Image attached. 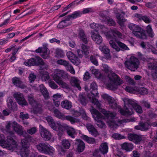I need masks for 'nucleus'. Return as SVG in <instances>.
<instances>
[{"instance_id":"1","label":"nucleus","mask_w":157,"mask_h":157,"mask_svg":"<svg viewBox=\"0 0 157 157\" xmlns=\"http://www.w3.org/2000/svg\"><path fill=\"white\" fill-rule=\"evenodd\" d=\"M6 132L8 133L6 142L5 140V137L3 134H0V145L3 148H6L9 150L13 151L16 148L17 145L14 139L15 137L14 133L10 131L11 127L14 131L18 135L23 136H27L28 135L25 133V136L23 135V128L20 125L14 121H7L6 125Z\"/></svg>"},{"instance_id":"2","label":"nucleus","mask_w":157,"mask_h":157,"mask_svg":"<svg viewBox=\"0 0 157 157\" xmlns=\"http://www.w3.org/2000/svg\"><path fill=\"white\" fill-rule=\"evenodd\" d=\"M93 118L97 121L98 126L101 128L105 127V124L101 121L105 120L110 127L113 128H116L117 126H120L122 121H119L117 123L115 122L114 119L116 115L115 113H112L110 111H107L105 109H101L100 111L104 115L105 118L102 117L100 113L93 107L90 110Z\"/></svg>"},{"instance_id":"3","label":"nucleus","mask_w":157,"mask_h":157,"mask_svg":"<svg viewBox=\"0 0 157 157\" xmlns=\"http://www.w3.org/2000/svg\"><path fill=\"white\" fill-rule=\"evenodd\" d=\"M104 70L109 73L108 82L106 85L108 89L111 90H115L118 86L123 83V81L118 76L112 71L111 69L106 64H102Z\"/></svg>"},{"instance_id":"4","label":"nucleus","mask_w":157,"mask_h":157,"mask_svg":"<svg viewBox=\"0 0 157 157\" xmlns=\"http://www.w3.org/2000/svg\"><path fill=\"white\" fill-rule=\"evenodd\" d=\"M124 103L125 110L121 109L120 113L122 115H131L133 113V111L132 107H133L138 113H141L143 112L140 106L137 104L132 100L125 98L123 100Z\"/></svg>"},{"instance_id":"5","label":"nucleus","mask_w":157,"mask_h":157,"mask_svg":"<svg viewBox=\"0 0 157 157\" xmlns=\"http://www.w3.org/2000/svg\"><path fill=\"white\" fill-rule=\"evenodd\" d=\"M64 74V72L63 70L56 69L54 71V73L52 75V76L54 80L61 87L67 89L68 88V85L63 82L60 78V77L63 75Z\"/></svg>"},{"instance_id":"6","label":"nucleus","mask_w":157,"mask_h":157,"mask_svg":"<svg viewBox=\"0 0 157 157\" xmlns=\"http://www.w3.org/2000/svg\"><path fill=\"white\" fill-rule=\"evenodd\" d=\"M128 27L132 30V33L137 37L142 39L147 38V36L144 31L137 25L130 23L128 25Z\"/></svg>"},{"instance_id":"7","label":"nucleus","mask_w":157,"mask_h":157,"mask_svg":"<svg viewBox=\"0 0 157 157\" xmlns=\"http://www.w3.org/2000/svg\"><path fill=\"white\" fill-rule=\"evenodd\" d=\"M22 147L20 149L19 152L22 157H30L31 155L33 157V155L35 154L29 152L28 148L29 144L26 140H22L21 141Z\"/></svg>"},{"instance_id":"8","label":"nucleus","mask_w":157,"mask_h":157,"mask_svg":"<svg viewBox=\"0 0 157 157\" xmlns=\"http://www.w3.org/2000/svg\"><path fill=\"white\" fill-rule=\"evenodd\" d=\"M46 120L51 128L54 130L58 132H63L66 126L65 124L61 125L59 122L55 123L54 120L50 116H48L46 117Z\"/></svg>"},{"instance_id":"9","label":"nucleus","mask_w":157,"mask_h":157,"mask_svg":"<svg viewBox=\"0 0 157 157\" xmlns=\"http://www.w3.org/2000/svg\"><path fill=\"white\" fill-rule=\"evenodd\" d=\"M124 64L128 69L132 71H134L138 68L139 63L137 58L133 56H132L130 60L125 62Z\"/></svg>"},{"instance_id":"10","label":"nucleus","mask_w":157,"mask_h":157,"mask_svg":"<svg viewBox=\"0 0 157 157\" xmlns=\"http://www.w3.org/2000/svg\"><path fill=\"white\" fill-rule=\"evenodd\" d=\"M148 68L152 70V75L153 78H157V60L150 58L146 59Z\"/></svg>"},{"instance_id":"11","label":"nucleus","mask_w":157,"mask_h":157,"mask_svg":"<svg viewBox=\"0 0 157 157\" xmlns=\"http://www.w3.org/2000/svg\"><path fill=\"white\" fill-rule=\"evenodd\" d=\"M54 112L57 117L63 120H67L70 121L72 124L75 123H79L81 122V121L79 119L74 118L70 116H62L60 113L57 109H55L54 110Z\"/></svg>"},{"instance_id":"12","label":"nucleus","mask_w":157,"mask_h":157,"mask_svg":"<svg viewBox=\"0 0 157 157\" xmlns=\"http://www.w3.org/2000/svg\"><path fill=\"white\" fill-rule=\"evenodd\" d=\"M105 31L104 34L108 39L112 38L113 39H116V38L118 37L120 39H124L123 35L118 30L116 29L111 30L106 33Z\"/></svg>"},{"instance_id":"13","label":"nucleus","mask_w":157,"mask_h":157,"mask_svg":"<svg viewBox=\"0 0 157 157\" xmlns=\"http://www.w3.org/2000/svg\"><path fill=\"white\" fill-rule=\"evenodd\" d=\"M24 64L27 66L43 65L45 66L43 60L40 57H37L36 59L31 58L24 62Z\"/></svg>"},{"instance_id":"14","label":"nucleus","mask_w":157,"mask_h":157,"mask_svg":"<svg viewBox=\"0 0 157 157\" xmlns=\"http://www.w3.org/2000/svg\"><path fill=\"white\" fill-rule=\"evenodd\" d=\"M36 53H40L41 56L44 59H48L49 57V51L46 45H43V47H39L35 50Z\"/></svg>"},{"instance_id":"15","label":"nucleus","mask_w":157,"mask_h":157,"mask_svg":"<svg viewBox=\"0 0 157 157\" xmlns=\"http://www.w3.org/2000/svg\"><path fill=\"white\" fill-rule=\"evenodd\" d=\"M28 101L31 105L35 106L33 111L34 113H37L38 112L40 111L41 106L37 104L36 102L33 99V95L30 94L28 96Z\"/></svg>"},{"instance_id":"16","label":"nucleus","mask_w":157,"mask_h":157,"mask_svg":"<svg viewBox=\"0 0 157 157\" xmlns=\"http://www.w3.org/2000/svg\"><path fill=\"white\" fill-rule=\"evenodd\" d=\"M39 128L41 136L44 140H50L52 137V135L50 132L40 125L39 126Z\"/></svg>"},{"instance_id":"17","label":"nucleus","mask_w":157,"mask_h":157,"mask_svg":"<svg viewBox=\"0 0 157 157\" xmlns=\"http://www.w3.org/2000/svg\"><path fill=\"white\" fill-rule=\"evenodd\" d=\"M13 96L20 105L23 106L27 105V103L24 98L22 94L20 92H16L13 94Z\"/></svg>"},{"instance_id":"18","label":"nucleus","mask_w":157,"mask_h":157,"mask_svg":"<svg viewBox=\"0 0 157 157\" xmlns=\"http://www.w3.org/2000/svg\"><path fill=\"white\" fill-rule=\"evenodd\" d=\"M90 26L91 29H94V30L92 31H97V32L99 31L101 32L102 33L104 34L105 32L107 31V28L102 25H100L99 24H96L94 22L90 24Z\"/></svg>"},{"instance_id":"19","label":"nucleus","mask_w":157,"mask_h":157,"mask_svg":"<svg viewBox=\"0 0 157 157\" xmlns=\"http://www.w3.org/2000/svg\"><path fill=\"white\" fill-rule=\"evenodd\" d=\"M66 55L68 58L73 63L76 65L79 64L80 63L79 59L76 57L71 52H68Z\"/></svg>"},{"instance_id":"20","label":"nucleus","mask_w":157,"mask_h":157,"mask_svg":"<svg viewBox=\"0 0 157 157\" xmlns=\"http://www.w3.org/2000/svg\"><path fill=\"white\" fill-rule=\"evenodd\" d=\"M101 96L103 98L108 101L109 105L112 108H117V105L113 99L106 94H103Z\"/></svg>"},{"instance_id":"21","label":"nucleus","mask_w":157,"mask_h":157,"mask_svg":"<svg viewBox=\"0 0 157 157\" xmlns=\"http://www.w3.org/2000/svg\"><path fill=\"white\" fill-rule=\"evenodd\" d=\"M91 37L93 40L95 41L96 43L100 44L102 41V37L97 31H91Z\"/></svg>"},{"instance_id":"22","label":"nucleus","mask_w":157,"mask_h":157,"mask_svg":"<svg viewBox=\"0 0 157 157\" xmlns=\"http://www.w3.org/2000/svg\"><path fill=\"white\" fill-rule=\"evenodd\" d=\"M91 37L93 40L95 41L96 43L100 44L102 41V37L97 31H91Z\"/></svg>"},{"instance_id":"23","label":"nucleus","mask_w":157,"mask_h":157,"mask_svg":"<svg viewBox=\"0 0 157 157\" xmlns=\"http://www.w3.org/2000/svg\"><path fill=\"white\" fill-rule=\"evenodd\" d=\"M81 47L82 50L80 51L79 50H78L77 51V54L79 57H81L82 55L84 53L86 56L88 55L89 53V51L90 50V48L89 47H87L85 45L82 44Z\"/></svg>"},{"instance_id":"24","label":"nucleus","mask_w":157,"mask_h":157,"mask_svg":"<svg viewBox=\"0 0 157 157\" xmlns=\"http://www.w3.org/2000/svg\"><path fill=\"white\" fill-rule=\"evenodd\" d=\"M65 124L66 125V126L63 131L65 130V128H66V127H68V128L67 130V133L68 135L71 137L72 138H74L75 136L76 135V132L75 130L73 128L71 127H68L66 124ZM63 132H58V135L59 136H61V135L62 134Z\"/></svg>"},{"instance_id":"25","label":"nucleus","mask_w":157,"mask_h":157,"mask_svg":"<svg viewBox=\"0 0 157 157\" xmlns=\"http://www.w3.org/2000/svg\"><path fill=\"white\" fill-rule=\"evenodd\" d=\"M95 94L96 95H95L94 94L91 92V97L90 96V94L88 95V97L92 103L94 104V105H96V106L100 108V103L95 98L96 96H97L98 93L97 92H96Z\"/></svg>"},{"instance_id":"26","label":"nucleus","mask_w":157,"mask_h":157,"mask_svg":"<svg viewBox=\"0 0 157 157\" xmlns=\"http://www.w3.org/2000/svg\"><path fill=\"white\" fill-rule=\"evenodd\" d=\"M99 49L103 53L106 55V58L107 59H110V50L109 48L105 44H102L99 47Z\"/></svg>"},{"instance_id":"27","label":"nucleus","mask_w":157,"mask_h":157,"mask_svg":"<svg viewBox=\"0 0 157 157\" xmlns=\"http://www.w3.org/2000/svg\"><path fill=\"white\" fill-rule=\"evenodd\" d=\"M76 142L75 144L77 145L76 149L79 152H81L83 151L85 147V144L84 142L80 139H76Z\"/></svg>"},{"instance_id":"28","label":"nucleus","mask_w":157,"mask_h":157,"mask_svg":"<svg viewBox=\"0 0 157 157\" xmlns=\"http://www.w3.org/2000/svg\"><path fill=\"white\" fill-rule=\"evenodd\" d=\"M128 138L130 140L133 141L136 144L139 143L141 140L140 136L135 134H128Z\"/></svg>"},{"instance_id":"29","label":"nucleus","mask_w":157,"mask_h":157,"mask_svg":"<svg viewBox=\"0 0 157 157\" xmlns=\"http://www.w3.org/2000/svg\"><path fill=\"white\" fill-rule=\"evenodd\" d=\"M78 37L80 39L81 43L83 42L85 44L87 43V38L83 30H80L79 31Z\"/></svg>"},{"instance_id":"30","label":"nucleus","mask_w":157,"mask_h":157,"mask_svg":"<svg viewBox=\"0 0 157 157\" xmlns=\"http://www.w3.org/2000/svg\"><path fill=\"white\" fill-rule=\"evenodd\" d=\"M12 82L14 85L21 88L24 89L26 87L25 85L21 82L19 78H14L13 79Z\"/></svg>"},{"instance_id":"31","label":"nucleus","mask_w":157,"mask_h":157,"mask_svg":"<svg viewBox=\"0 0 157 157\" xmlns=\"http://www.w3.org/2000/svg\"><path fill=\"white\" fill-rule=\"evenodd\" d=\"M150 126V125L148 123H140L138 125L135 126V128L136 129L144 131L147 130Z\"/></svg>"},{"instance_id":"32","label":"nucleus","mask_w":157,"mask_h":157,"mask_svg":"<svg viewBox=\"0 0 157 157\" xmlns=\"http://www.w3.org/2000/svg\"><path fill=\"white\" fill-rule=\"evenodd\" d=\"M55 152V150L54 147L48 144H47L44 151V154L52 155Z\"/></svg>"},{"instance_id":"33","label":"nucleus","mask_w":157,"mask_h":157,"mask_svg":"<svg viewBox=\"0 0 157 157\" xmlns=\"http://www.w3.org/2000/svg\"><path fill=\"white\" fill-rule=\"evenodd\" d=\"M86 127L90 133L92 135L96 136L98 135V132L92 125L88 124L86 125Z\"/></svg>"},{"instance_id":"34","label":"nucleus","mask_w":157,"mask_h":157,"mask_svg":"<svg viewBox=\"0 0 157 157\" xmlns=\"http://www.w3.org/2000/svg\"><path fill=\"white\" fill-rule=\"evenodd\" d=\"M118 41L116 39H113L109 41V44L111 47L116 51L119 52L120 50V48L118 46L117 44V42Z\"/></svg>"},{"instance_id":"35","label":"nucleus","mask_w":157,"mask_h":157,"mask_svg":"<svg viewBox=\"0 0 157 157\" xmlns=\"http://www.w3.org/2000/svg\"><path fill=\"white\" fill-rule=\"evenodd\" d=\"M61 99V96L59 94H56L53 95V100L55 105L58 107L60 105L59 101Z\"/></svg>"},{"instance_id":"36","label":"nucleus","mask_w":157,"mask_h":157,"mask_svg":"<svg viewBox=\"0 0 157 157\" xmlns=\"http://www.w3.org/2000/svg\"><path fill=\"white\" fill-rule=\"evenodd\" d=\"M71 82L72 86L77 87L79 90H81V87L79 85L80 82L77 78L72 77Z\"/></svg>"},{"instance_id":"37","label":"nucleus","mask_w":157,"mask_h":157,"mask_svg":"<svg viewBox=\"0 0 157 157\" xmlns=\"http://www.w3.org/2000/svg\"><path fill=\"white\" fill-rule=\"evenodd\" d=\"M40 90L42 94L45 99H47L49 97V94L48 91L44 85L40 84L39 86Z\"/></svg>"},{"instance_id":"38","label":"nucleus","mask_w":157,"mask_h":157,"mask_svg":"<svg viewBox=\"0 0 157 157\" xmlns=\"http://www.w3.org/2000/svg\"><path fill=\"white\" fill-rule=\"evenodd\" d=\"M7 106L11 110L14 111L17 108V105L15 103L13 104V99L10 97L7 98Z\"/></svg>"},{"instance_id":"39","label":"nucleus","mask_w":157,"mask_h":157,"mask_svg":"<svg viewBox=\"0 0 157 157\" xmlns=\"http://www.w3.org/2000/svg\"><path fill=\"white\" fill-rule=\"evenodd\" d=\"M99 150L103 154L107 153L108 151V147L107 143H102L100 146Z\"/></svg>"},{"instance_id":"40","label":"nucleus","mask_w":157,"mask_h":157,"mask_svg":"<svg viewBox=\"0 0 157 157\" xmlns=\"http://www.w3.org/2000/svg\"><path fill=\"white\" fill-rule=\"evenodd\" d=\"M124 89L126 91L130 93L134 94H137L139 91L138 88L136 86L131 87L130 86H127Z\"/></svg>"},{"instance_id":"41","label":"nucleus","mask_w":157,"mask_h":157,"mask_svg":"<svg viewBox=\"0 0 157 157\" xmlns=\"http://www.w3.org/2000/svg\"><path fill=\"white\" fill-rule=\"evenodd\" d=\"M61 105L63 108L67 109H70L72 107L71 102L67 100H65L62 101Z\"/></svg>"},{"instance_id":"42","label":"nucleus","mask_w":157,"mask_h":157,"mask_svg":"<svg viewBox=\"0 0 157 157\" xmlns=\"http://www.w3.org/2000/svg\"><path fill=\"white\" fill-rule=\"evenodd\" d=\"M74 115L76 117H78L79 116L81 115L83 119L88 120L89 119V118L86 116L84 111L83 110H81L80 113L77 111L75 112Z\"/></svg>"},{"instance_id":"43","label":"nucleus","mask_w":157,"mask_h":157,"mask_svg":"<svg viewBox=\"0 0 157 157\" xmlns=\"http://www.w3.org/2000/svg\"><path fill=\"white\" fill-rule=\"evenodd\" d=\"M122 148L127 151H132L133 148V145L130 143H124L122 145Z\"/></svg>"},{"instance_id":"44","label":"nucleus","mask_w":157,"mask_h":157,"mask_svg":"<svg viewBox=\"0 0 157 157\" xmlns=\"http://www.w3.org/2000/svg\"><path fill=\"white\" fill-rule=\"evenodd\" d=\"M47 144L45 143H40L36 145V147L40 152L44 153Z\"/></svg>"},{"instance_id":"45","label":"nucleus","mask_w":157,"mask_h":157,"mask_svg":"<svg viewBox=\"0 0 157 157\" xmlns=\"http://www.w3.org/2000/svg\"><path fill=\"white\" fill-rule=\"evenodd\" d=\"M82 139L87 143L93 144L95 142V140L94 138L92 137H90L85 135L82 136Z\"/></svg>"},{"instance_id":"46","label":"nucleus","mask_w":157,"mask_h":157,"mask_svg":"<svg viewBox=\"0 0 157 157\" xmlns=\"http://www.w3.org/2000/svg\"><path fill=\"white\" fill-rule=\"evenodd\" d=\"M62 145L63 148L65 149H67L70 147L71 143L69 140L64 139L62 140Z\"/></svg>"},{"instance_id":"47","label":"nucleus","mask_w":157,"mask_h":157,"mask_svg":"<svg viewBox=\"0 0 157 157\" xmlns=\"http://www.w3.org/2000/svg\"><path fill=\"white\" fill-rule=\"evenodd\" d=\"M41 78L42 80H48L49 78V74L47 72L42 71L40 72Z\"/></svg>"},{"instance_id":"48","label":"nucleus","mask_w":157,"mask_h":157,"mask_svg":"<svg viewBox=\"0 0 157 157\" xmlns=\"http://www.w3.org/2000/svg\"><path fill=\"white\" fill-rule=\"evenodd\" d=\"M117 42L118 46L123 50H129V48L125 44L120 41H117Z\"/></svg>"},{"instance_id":"49","label":"nucleus","mask_w":157,"mask_h":157,"mask_svg":"<svg viewBox=\"0 0 157 157\" xmlns=\"http://www.w3.org/2000/svg\"><path fill=\"white\" fill-rule=\"evenodd\" d=\"M105 18V20H104V21H106L107 24L110 26H114L115 25V22L112 19L108 17L107 18L104 17Z\"/></svg>"},{"instance_id":"50","label":"nucleus","mask_w":157,"mask_h":157,"mask_svg":"<svg viewBox=\"0 0 157 157\" xmlns=\"http://www.w3.org/2000/svg\"><path fill=\"white\" fill-rule=\"evenodd\" d=\"M56 56L58 57H63L64 56L63 52L61 49L57 48L56 50Z\"/></svg>"},{"instance_id":"51","label":"nucleus","mask_w":157,"mask_h":157,"mask_svg":"<svg viewBox=\"0 0 157 157\" xmlns=\"http://www.w3.org/2000/svg\"><path fill=\"white\" fill-rule=\"evenodd\" d=\"M146 31L148 36L151 37L154 36V34L152 31V29L151 25H148L147 26Z\"/></svg>"},{"instance_id":"52","label":"nucleus","mask_w":157,"mask_h":157,"mask_svg":"<svg viewBox=\"0 0 157 157\" xmlns=\"http://www.w3.org/2000/svg\"><path fill=\"white\" fill-rule=\"evenodd\" d=\"M91 72L93 74L95 75V76L97 78H101V75L98 70L92 68L91 69Z\"/></svg>"},{"instance_id":"53","label":"nucleus","mask_w":157,"mask_h":157,"mask_svg":"<svg viewBox=\"0 0 157 157\" xmlns=\"http://www.w3.org/2000/svg\"><path fill=\"white\" fill-rule=\"evenodd\" d=\"M117 18L118 20V23L121 26H122L123 25V23L125 21V19L123 17L121 16V15L119 16L117 15Z\"/></svg>"},{"instance_id":"54","label":"nucleus","mask_w":157,"mask_h":157,"mask_svg":"<svg viewBox=\"0 0 157 157\" xmlns=\"http://www.w3.org/2000/svg\"><path fill=\"white\" fill-rule=\"evenodd\" d=\"M82 14V12L79 11H77L74 12L72 14L69 16V17L72 18H75L80 16Z\"/></svg>"},{"instance_id":"55","label":"nucleus","mask_w":157,"mask_h":157,"mask_svg":"<svg viewBox=\"0 0 157 157\" xmlns=\"http://www.w3.org/2000/svg\"><path fill=\"white\" fill-rule=\"evenodd\" d=\"M138 92L137 94L139 93L141 94L145 95L147 94L148 90L144 88H138Z\"/></svg>"},{"instance_id":"56","label":"nucleus","mask_w":157,"mask_h":157,"mask_svg":"<svg viewBox=\"0 0 157 157\" xmlns=\"http://www.w3.org/2000/svg\"><path fill=\"white\" fill-rule=\"evenodd\" d=\"M48 82L49 86L52 89H56L58 87V86L52 80H49Z\"/></svg>"},{"instance_id":"57","label":"nucleus","mask_w":157,"mask_h":157,"mask_svg":"<svg viewBox=\"0 0 157 157\" xmlns=\"http://www.w3.org/2000/svg\"><path fill=\"white\" fill-rule=\"evenodd\" d=\"M66 69L69 71L71 73L75 74V71L72 67L68 63L67 65L65 66Z\"/></svg>"},{"instance_id":"58","label":"nucleus","mask_w":157,"mask_h":157,"mask_svg":"<svg viewBox=\"0 0 157 157\" xmlns=\"http://www.w3.org/2000/svg\"><path fill=\"white\" fill-rule=\"evenodd\" d=\"M57 62L58 64L63 65L65 67L67 66L68 64V62L62 59H60L57 60Z\"/></svg>"},{"instance_id":"59","label":"nucleus","mask_w":157,"mask_h":157,"mask_svg":"<svg viewBox=\"0 0 157 157\" xmlns=\"http://www.w3.org/2000/svg\"><path fill=\"white\" fill-rule=\"evenodd\" d=\"M98 89V86L96 84L95 82H93L90 85V89L92 91L96 90V92L97 91V90Z\"/></svg>"},{"instance_id":"60","label":"nucleus","mask_w":157,"mask_h":157,"mask_svg":"<svg viewBox=\"0 0 157 157\" xmlns=\"http://www.w3.org/2000/svg\"><path fill=\"white\" fill-rule=\"evenodd\" d=\"M113 137L115 139L120 140L124 138V136L121 135L120 134L115 133L113 135Z\"/></svg>"},{"instance_id":"61","label":"nucleus","mask_w":157,"mask_h":157,"mask_svg":"<svg viewBox=\"0 0 157 157\" xmlns=\"http://www.w3.org/2000/svg\"><path fill=\"white\" fill-rule=\"evenodd\" d=\"M79 101L83 105H85L86 103V101L85 98L82 95L80 96V98Z\"/></svg>"},{"instance_id":"62","label":"nucleus","mask_w":157,"mask_h":157,"mask_svg":"<svg viewBox=\"0 0 157 157\" xmlns=\"http://www.w3.org/2000/svg\"><path fill=\"white\" fill-rule=\"evenodd\" d=\"M36 127H33L27 130V132L29 134L32 135L35 133L36 131Z\"/></svg>"},{"instance_id":"63","label":"nucleus","mask_w":157,"mask_h":157,"mask_svg":"<svg viewBox=\"0 0 157 157\" xmlns=\"http://www.w3.org/2000/svg\"><path fill=\"white\" fill-rule=\"evenodd\" d=\"M90 60L92 63L96 66H98V62L95 56H91L90 58Z\"/></svg>"},{"instance_id":"64","label":"nucleus","mask_w":157,"mask_h":157,"mask_svg":"<svg viewBox=\"0 0 157 157\" xmlns=\"http://www.w3.org/2000/svg\"><path fill=\"white\" fill-rule=\"evenodd\" d=\"M67 26V25L65 24V22L63 21H61L57 26L58 28L59 29H62Z\"/></svg>"}]
</instances>
